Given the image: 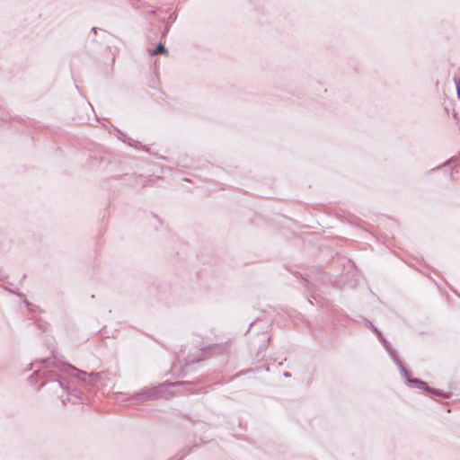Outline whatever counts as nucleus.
<instances>
[{"label": "nucleus", "instance_id": "1", "mask_svg": "<svg viewBox=\"0 0 460 460\" xmlns=\"http://www.w3.org/2000/svg\"><path fill=\"white\" fill-rule=\"evenodd\" d=\"M147 53L149 56H156V55H168L167 49L160 42L155 48H148Z\"/></svg>", "mask_w": 460, "mask_h": 460}, {"label": "nucleus", "instance_id": "3", "mask_svg": "<svg viewBox=\"0 0 460 460\" xmlns=\"http://www.w3.org/2000/svg\"><path fill=\"white\" fill-rule=\"evenodd\" d=\"M97 30H98V28H96V27H93L92 28V31L94 32V33H96Z\"/></svg>", "mask_w": 460, "mask_h": 460}, {"label": "nucleus", "instance_id": "2", "mask_svg": "<svg viewBox=\"0 0 460 460\" xmlns=\"http://www.w3.org/2000/svg\"><path fill=\"white\" fill-rule=\"evenodd\" d=\"M410 382L414 384L419 389H421L423 391L431 392V389L428 386V385L420 380L414 379V380H411Z\"/></svg>", "mask_w": 460, "mask_h": 460}, {"label": "nucleus", "instance_id": "4", "mask_svg": "<svg viewBox=\"0 0 460 460\" xmlns=\"http://www.w3.org/2000/svg\"><path fill=\"white\" fill-rule=\"evenodd\" d=\"M458 95L460 96V88H458Z\"/></svg>", "mask_w": 460, "mask_h": 460}]
</instances>
